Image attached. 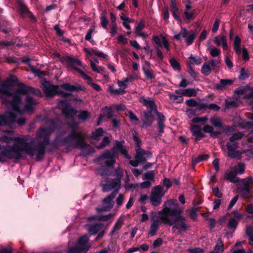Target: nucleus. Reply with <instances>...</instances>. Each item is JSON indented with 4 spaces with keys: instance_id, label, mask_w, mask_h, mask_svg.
I'll use <instances>...</instances> for the list:
<instances>
[{
    "instance_id": "16",
    "label": "nucleus",
    "mask_w": 253,
    "mask_h": 253,
    "mask_svg": "<svg viewBox=\"0 0 253 253\" xmlns=\"http://www.w3.org/2000/svg\"><path fill=\"white\" fill-rule=\"evenodd\" d=\"M239 182L241 185L243 186L241 188V191L245 194L249 193L253 186V178L252 177L249 176L247 179H239Z\"/></svg>"
},
{
    "instance_id": "19",
    "label": "nucleus",
    "mask_w": 253,
    "mask_h": 253,
    "mask_svg": "<svg viewBox=\"0 0 253 253\" xmlns=\"http://www.w3.org/2000/svg\"><path fill=\"white\" fill-rule=\"evenodd\" d=\"M139 101L145 106L149 110L156 112V107L153 98L150 97L145 98L144 97H141L139 98Z\"/></svg>"
},
{
    "instance_id": "64",
    "label": "nucleus",
    "mask_w": 253,
    "mask_h": 253,
    "mask_svg": "<svg viewBox=\"0 0 253 253\" xmlns=\"http://www.w3.org/2000/svg\"><path fill=\"white\" fill-rule=\"evenodd\" d=\"M118 41L124 44L127 43V39L123 35H120L118 38Z\"/></svg>"
},
{
    "instance_id": "22",
    "label": "nucleus",
    "mask_w": 253,
    "mask_h": 253,
    "mask_svg": "<svg viewBox=\"0 0 253 253\" xmlns=\"http://www.w3.org/2000/svg\"><path fill=\"white\" fill-rule=\"evenodd\" d=\"M214 42L218 46L221 45L224 50L227 49L228 45L226 42V38L225 36L220 35L219 36L215 37Z\"/></svg>"
},
{
    "instance_id": "40",
    "label": "nucleus",
    "mask_w": 253,
    "mask_h": 253,
    "mask_svg": "<svg viewBox=\"0 0 253 253\" xmlns=\"http://www.w3.org/2000/svg\"><path fill=\"white\" fill-rule=\"evenodd\" d=\"M246 234L249 237L250 244L253 245V227L252 226L247 227Z\"/></svg>"
},
{
    "instance_id": "36",
    "label": "nucleus",
    "mask_w": 253,
    "mask_h": 253,
    "mask_svg": "<svg viewBox=\"0 0 253 253\" xmlns=\"http://www.w3.org/2000/svg\"><path fill=\"white\" fill-rule=\"evenodd\" d=\"M214 251L219 253H222L224 251V244L221 239H219L214 247Z\"/></svg>"
},
{
    "instance_id": "62",
    "label": "nucleus",
    "mask_w": 253,
    "mask_h": 253,
    "mask_svg": "<svg viewBox=\"0 0 253 253\" xmlns=\"http://www.w3.org/2000/svg\"><path fill=\"white\" fill-rule=\"evenodd\" d=\"M156 114L158 118V122H165L166 121L165 117L164 116V115L161 113H159L157 112L156 110V112H154Z\"/></svg>"
},
{
    "instance_id": "4",
    "label": "nucleus",
    "mask_w": 253,
    "mask_h": 253,
    "mask_svg": "<svg viewBox=\"0 0 253 253\" xmlns=\"http://www.w3.org/2000/svg\"><path fill=\"white\" fill-rule=\"evenodd\" d=\"M107 169V168L106 167H102L98 169V172L101 176L108 175L115 176L116 178L112 181H109L106 184H102L103 191L104 192H107L114 190L115 191L103 199L102 207L96 209V211L98 212L109 211L113 208V199L116 196V191H118L120 188L121 179L123 176V170L120 167H118L114 172L110 173V174H108Z\"/></svg>"
},
{
    "instance_id": "23",
    "label": "nucleus",
    "mask_w": 253,
    "mask_h": 253,
    "mask_svg": "<svg viewBox=\"0 0 253 253\" xmlns=\"http://www.w3.org/2000/svg\"><path fill=\"white\" fill-rule=\"evenodd\" d=\"M145 27V24L143 21H141L137 25L135 29V33L137 35L145 39L147 37V35L142 32V29Z\"/></svg>"
},
{
    "instance_id": "1",
    "label": "nucleus",
    "mask_w": 253,
    "mask_h": 253,
    "mask_svg": "<svg viewBox=\"0 0 253 253\" xmlns=\"http://www.w3.org/2000/svg\"><path fill=\"white\" fill-rule=\"evenodd\" d=\"M60 122L58 120H49L46 126L41 127L38 131L37 137L31 139L29 135L9 137L6 136L0 137V141L13 145L8 147L0 145V162H4L6 159H19L24 153L30 156L36 155L39 161L44 154L46 146L49 144V136L55 129Z\"/></svg>"
},
{
    "instance_id": "54",
    "label": "nucleus",
    "mask_w": 253,
    "mask_h": 253,
    "mask_svg": "<svg viewBox=\"0 0 253 253\" xmlns=\"http://www.w3.org/2000/svg\"><path fill=\"white\" fill-rule=\"evenodd\" d=\"M91 53L94 54L97 56L103 57L104 58H106L108 56L106 54H104V53L99 51H97L96 50L94 49H91Z\"/></svg>"
},
{
    "instance_id": "57",
    "label": "nucleus",
    "mask_w": 253,
    "mask_h": 253,
    "mask_svg": "<svg viewBox=\"0 0 253 253\" xmlns=\"http://www.w3.org/2000/svg\"><path fill=\"white\" fill-rule=\"evenodd\" d=\"M208 120L206 117H195L192 120L193 123H198L202 122H205Z\"/></svg>"
},
{
    "instance_id": "2",
    "label": "nucleus",
    "mask_w": 253,
    "mask_h": 253,
    "mask_svg": "<svg viewBox=\"0 0 253 253\" xmlns=\"http://www.w3.org/2000/svg\"><path fill=\"white\" fill-rule=\"evenodd\" d=\"M182 211L178 208L176 200L169 199L166 201L162 210L157 212L158 216L154 212L151 213L152 223L150 227L149 234L151 236L156 235L159 228L162 224L172 226L173 232H177L181 234L187 230L186 218L181 215Z\"/></svg>"
},
{
    "instance_id": "7",
    "label": "nucleus",
    "mask_w": 253,
    "mask_h": 253,
    "mask_svg": "<svg viewBox=\"0 0 253 253\" xmlns=\"http://www.w3.org/2000/svg\"><path fill=\"white\" fill-rule=\"evenodd\" d=\"M234 131L233 127H229L227 129V132L229 134L232 135L229 138V141L226 144L228 151V156L231 158H240L241 155L243 153H246V155L250 157H253V149L248 150L246 151H240L237 150L238 148V143L237 140L241 139L244 134L240 132H235L232 133Z\"/></svg>"
},
{
    "instance_id": "30",
    "label": "nucleus",
    "mask_w": 253,
    "mask_h": 253,
    "mask_svg": "<svg viewBox=\"0 0 253 253\" xmlns=\"http://www.w3.org/2000/svg\"><path fill=\"white\" fill-rule=\"evenodd\" d=\"M124 217H120L116 222L111 231V234L113 235L116 231L120 229L123 224Z\"/></svg>"
},
{
    "instance_id": "17",
    "label": "nucleus",
    "mask_w": 253,
    "mask_h": 253,
    "mask_svg": "<svg viewBox=\"0 0 253 253\" xmlns=\"http://www.w3.org/2000/svg\"><path fill=\"white\" fill-rule=\"evenodd\" d=\"M236 168L231 167L228 169L224 174V178L232 183L239 182V178L236 176Z\"/></svg>"
},
{
    "instance_id": "24",
    "label": "nucleus",
    "mask_w": 253,
    "mask_h": 253,
    "mask_svg": "<svg viewBox=\"0 0 253 253\" xmlns=\"http://www.w3.org/2000/svg\"><path fill=\"white\" fill-rule=\"evenodd\" d=\"M232 84V81L230 80H224L222 79L220 81L219 84H215V87L218 90H223L228 85H230Z\"/></svg>"
},
{
    "instance_id": "52",
    "label": "nucleus",
    "mask_w": 253,
    "mask_h": 253,
    "mask_svg": "<svg viewBox=\"0 0 253 253\" xmlns=\"http://www.w3.org/2000/svg\"><path fill=\"white\" fill-rule=\"evenodd\" d=\"M101 24L104 29L107 28L108 21L104 13H102L101 16Z\"/></svg>"
},
{
    "instance_id": "35",
    "label": "nucleus",
    "mask_w": 253,
    "mask_h": 253,
    "mask_svg": "<svg viewBox=\"0 0 253 253\" xmlns=\"http://www.w3.org/2000/svg\"><path fill=\"white\" fill-rule=\"evenodd\" d=\"M209 158V156L207 154L200 155L196 158H193L192 160V163L193 166H195L197 163L204 161L207 160Z\"/></svg>"
},
{
    "instance_id": "27",
    "label": "nucleus",
    "mask_w": 253,
    "mask_h": 253,
    "mask_svg": "<svg viewBox=\"0 0 253 253\" xmlns=\"http://www.w3.org/2000/svg\"><path fill=\"white\" fill-rule=\"evenodd\" d=\"M212 70L217 71L221 67V63L220 58L212 59L209 63Z\"/></svg>"
},
{
    "instance_id": "29",
    "label": "nucleus",
    "mask_w": 253,
    "mask_h": 253,
    "mask_svg": "<svg viewBox=\"0 0 253 253\" xmlns=\"http://www.w3.org/2000/svg\"><path fill=\"white\" fill-rule=\"evenodd\" d=\"M17 1L20 7V11L22 15L28 13L30 16H33V14L29 11L27 7L24 4L23 0H17Z\"/></svg>"
},
{
    "instance_id": "39",
    "label": "nucleus",
    "mask_w": 253,
    "mask_h": 253,
    "mask_svg": "<svg viewBox=\"0 0 253 253\" xmlns=\"http://www.w3.org/2000/svg\"><path fill=\"white\" fill-rule=\"evenodd\" d=\"M238 222L239 220L233 218H231L227 224V226L230 229L233 230L234 231L236 228Z\"/></svg>"
},
{
    "instance_id": "49",
    "label": "nucleus",
    "mask_w": 253,
    "mask_h": 253,
    "mask_svg": "<svg viewBox=\"0 0 253 253\" xmlns=\"http://www.w3.org/2000/svg\"><path fill=\"white\" fill-rule=\"evenodd\" d=\"M154 177V173L153 171H151L146 173L144 175V179H147L151 182L153 181Z\"/></svg>"
},
{
    "instance_id": "13",
    "label": "nucleus",
    "mask_w": 253,
    "mask_h": 253,
    "mask_svg": "<svg viewBox=\"0 0 253 253\" xmlns=\"http://www.w3.org/2000/svg\"><path fill=\"white\" fill-rule=\"evenodd\" d=\"M234 92L239 95L243 96V98L246 100L252 99L251 104L253 106V87H250L248 85L241 86L236 89Z\"/></svg>"
},
{
    "instance_id": "14",
    "label": "nucleus",
    "mask_w": 253,
    "mask_h": 253,
    "mask_svg": "<svg viewBox=\"0 0 253 253\" xmlns=\"http://www.w3.org/2000/svg\"><path fill=\"white\" fill-rule=\"evenodd\" d=\"M58 107L62 110L66 118H70L76 115L77 111L73 108L66 100H62L58 103Z\"/></svg>"
},
{
    "instance_id": "58",
    "label": "nucleus",
    "mask_w": 253,
    "mask_h": 253,
    "mask_svg": "<svg viewBox=\"0 0 253 253\" xmlns=\"http://www.w3.org/2000/svg\"><path fill=\"white\" fill-rule=\"evenodd\" d=\"M126 115L128 116L131 121H138L137 117L133 114L132 111H128L126 113Z\"/></svg>"
},
{
    "instance_id": "48",
    "label": "nucleus",
    "mask_w": 253,
    "mask_h": 253,
    "mask_svg": "<svg viewBox=\"0 0 253 253\" xmlns=\"http://www.w3.org/2000/svg\"><path fill=\"white\" fill-rule=\"evenodd\" d=\"M170 101L172 102H181L183 101V98L181 96H178L174 94H169Z\"/></svg>"
},
{
    "instance_id": "32",
    "label": "nucleus",
    "mask_w": 253,
    "mask_h": 253,
    "mask_svg": "<svg viewBox=\"0 0 253 253\" xmlns=\"http://www.w3.org/2000/svg\"><path fill=\"white\" fill-rule=\"evenodd\" d=\"M191 7L190 5L187 4L185 6V9L184 11V15L187 20L189 21V22L193 19L194 12L190 11Z\"/></svg>"
},
{
    "instance_id": "56",
    "label": "nucleus",
    "mask_w": 253,
    "mask_h": 253,
    "mask_svg": "<svg viewBox=\"0 0 253 253\" xmlns=\"http://www.w3.org/2000/svg\"><path fill=\"white\" fill-rule=\"evenodd\" d=\"M198 208H193L191 210L190 212L189 213L190 217L193 219L195 220L197 216V210Z\"/></svg>"
},
{
    "instance_id": "5",
    "label": "nucleus",
    "mask_w": 253,
    "mask_h": 253,
    "mask_svg": "<svg viewBox=\"0 0 253 253\" xmlns=\"http://www.w3.org/2000/svg\"><path fill=\"white\" fill-rule=\"evenodd\" d=\"M9 105V110L4 115H0V126L11 125L16 122L18 125H22L25 124L26 120L24 118L18 117L24 112H31L34 109V106L38 104V102L34 100L32 97L27 96L25 101V105L23 109L21 108L22 102L19 104L18 110L12 106L13 99L7 97Z\"/></svg>"
},
{
    "instance_id": "59",
    "label": "nucleus",
    "mask_w": 253,
    "mask_h": 253,
    "mask_svg": "<svg viewBox=\"0 0 253 253\" xmlns=\"http://www.w3.org/2000/svg\"><path fill=\"white\" fill-rule=\"evenodd\" d=\"M115 216V213H109L106 215L101 216L99 219L102 221H107L110 218L113 217Z\"/></svg>"
},
{
    "instance_id": "41",
    "label": "nucleus",
    "mask_w": 253,
    "mask_h": 253,
    "mask_svg": "<svg viewBox=\"0 0 253 253\" xmlns=\"http://www.w3.org/2000/svg\"><path fill=\"white\" fill-rule=\"evenodd\" d=\"M103 133V130L101 128H98L92 133V138L95 140L99 139V137L102 136Z\"/></svg>"
},
{
    "instance_id": "9",
    "label": "nucleus",
    "mask_w": 253,
    "mask_h": 253,
    "mask_svg": "<svg viewBox=\"0 0 253 253\" xmlns=\"http://www.w3.org/2000/svg\"><path fill=\"white\" fill-rule=\"evenodd\" d=\"M196 37V32L194 30H187L185 28H182L179 33L174 32V38L177 40H180L182 38L185 39L187 45H191L194 42Z\"/></svg>"
},
{
    "instance_id": "3",
    "label": "nucleus",
    "mask_w": 253,
    "mask_h": 253,
    "mask_svg": "<svg viewBox=\"0 0 253 253\" xmlns=\"http://www.w3.org/2000/svg\"><path fill=\"white\" fill-rule=\"evenodd\" d=\"M78 126V124L76 122L70 124L69 126L72 129V132L67 136L65 135L64 133L59 132L54 140L53 145L56 147L64 145L70 149L80 148L86 154L92 152L90 146L86 145L84 141L85 134L82 132L75 131Z\"/></svg>"
},
{
    "instance_id": "34",
    "label": "nucleus",
    "mask_w": 253,
    "mask_h": 253,
    "mask_svg": "<svg viewBox=\"0 0 253 253\" xmlns=\"http://www.w3.org/2000/svg\"><path fill=\"white\" fill-rule=\"evenodd\" d=\"M211 67L208 62L205 63L201 69L202 73L205 76H208L211 73Z\"/></svg>"
},
{
    "instance_id": "50",
    "label": "nucleus",
    "mask_w": 253,
    "mask_h": 253,
    "mask_svg": "<svg viewBox=\"0 0 253 253\" xmlns=\"http://www.w3.org/2000/svg\"><path fill=\"white\" fill-rule=\"evenodd\" d=\"M109 143V138L107 137H104L103 138L102 142L99 145H97L96 144H94L96 145V147L98 148H102L107 145Z\"/></svg>"
},
{
    "instance_id": "21",
    "label": "nucleus",
    "mask_w": 253,
    "mask_h": 253,
    "mask_svg": "<svg viewBox=\"0 0 253 253\" xmlns=\"http://www.w3.org/2000/svg\"><path fill=\"white\" fill-rule=\"evenodd\" d=\"M153 111L149 110L148 112H144L143 127L149 126L154 122V117L152 114Z\"/></svg>"
},
{
    "instance_id": "33",
    "label": "nucleus",
    "mask_w": 253,
    "mask_h": 253,
    "mask_svg": "<svg viewBox=\"0 0 253 253\" xmlns=\"http://www.w3.org/2000/svg\"><path fill=\"white\" fill-rule=\"evenodd\" d=\"M244 242H237L234 247L231 249V253H245V251L243 248L238 249V247H241Z\"/></svg>"
},
{
    "instance_id": "11",
    "label": "nucleus",
    "mask_w": 253,
    "mask_h": 253,
    "mask_svg": "<svg viewBox=\"0 0 253 253\" xmlns=\"http://www.w3.org/2000/svg\"><path fill=\"white\" fill-rule=\"evenodd\" d=\"M64 60L68 66L78 71L83 78L88 81H92V79L90 77L86 75L83 71L78 68V66H83V64L80 60L71 56L66 57Z\"/></svg>"
},
{
    "instance_id": "18",
    "label": "nucleus",
    "mask_w": 253,
    "mask_h": 253,
    "mask_svg": "<svg viewBox=\"0 0 253 253\" xmlns=\"http://www.w3.org/2000/svg\"><path fill=\"white\" fill-rule=\"evenodd\" d=\"M151 156V153L149 151H146L140 148H138L136 150L135 159L139 161L140 163L145 162Z\"/></svg>"
},
{
    "instance_id": "43",
    "label": "nucleus",
    "mask_w": 253,
    "mask_h": 253,
    "mask_svg": "<svg viewBox=\"0 0 253 253\" xmlns=\"http://www.w3.org/2000/svg\"><path fill=\"white\" fill-rule=\"evenodd\" d=\"M211 123L216 127L222 126V121L220 118H212L211 119Z\"/></svg>"
},
{
    "instance_id": "10",
    "label": "nucleus",
    "mask_w": 253,
    "mask_h": 253,
    "mask_svg": "<svg viewBox=\"0 0 253 253\" xmlns=\"http://www.w3.org/2000/svg\"><path fill=\"white\" fill-rule=\"evenodd\" d=\"M89 237L86 235L82 236L79 240L76 246L74 248H70L68 253H85L90 246L87 245Z\"/></svg>"
},
{
    "instance_id": "44",
    "label": "nucleus",
    "mask_w": 253,
    "mask_h": 253,
    "mask_svg": "<svg viewBox=\"0 0 253 253\" xmlns=\"http://www.w3.org/2000/svg\"><path fill=\"white\" fill-rule=\"evenodd\" d=\"M235 167L236 168V172L238 174H241L245 171V166L243 163H239Z\"/></svg>"
},
{
    "instance_id": "6",
    "label": "nucleus",
    "mask_w": 253,
    "mask_h": 253,
    "mask_svg": "<svg viewBox=\"0 0 253 253\" xmlns=\"http://www.w3.org/2000/svg\"><path fill=\"white\" fill-rule=\"evenodd\" d=\"M31 93L39 96H42V93L39 89L26 86L23 84H19L17 90L14 92L12 90V86L9 81L0 80V95L13 99L12 106L18 110L19 104L22 102L21 96Z\"/></svg>"
},
{
    "instance_id": "37",
    "label": "nucleus",
    "mask_w": 253,
    "mask_h": 253,
    "mask_svg": "<svg viewBox=\"0 0 253 253\" xmlns=\"http://www.w3.org/2000/svg\"><path fill=\"white\" fill-rule=\"evenodd\" d=\"M181 94L182 95H184L185 96L191 97V96H196L197 92L194 89L188 88V89H185L183 90L181 92Z\"/></svg>"
},
{
    "instance_id": "53",
    "label": "nucleus",
    "mask_w": 253,
    "mask_h": 253,
    "mask_svg": "<svg viewBox=\"0 0 253 253\" xmlns=\"http://www.w3.org/2000/svg\"><path fill=\"white\" fill-rule=\"evenodd\" d=\"M210 54L212 57H217L220 54V50L217 48H212L210 50Z\"/></svg>"
},
{
    "instance_id": "12",
    "label": "nucleus",
    "mask_w": 253,
    "mask_h": 253,
    "mask_svg": "<svg viewBox=\"0 0 253 253\" xmlns=\"http://www.w3.org/2000/svg\"><path fill=\"white\" fill-rule=\"evenodd\" d=\"M42 85L44 93L46 95V96L48 97L53 96L57 93L62 95L64 96H65L68 94L67 93H64L63 91H58V85H51L48 82H42Z\"/></svg>"
},
{
    "instance_id": "38",
    "label": "nucleus",
    "mask_w": 253,
    "mask_h": 253,
    "mask_svg": "<svg viewBox=\"0 0 253 253\" xmlns=\"http://www.w3.org/2000/svg\"><path fill=\"white\" fill-rule=\"evenodd\" d=\"M190 63L191 64L200 65L202 62V58L199 56L190 55L189 57Z\"/></svg>"
},
{
    "instance_id": "15",
    "label": "nucleus",
    "mask_w": 253,
    "mask_h": 253,
    "mask_svg": "<svg viewBox=\"0 0 253 253\" xmlns=\"http://www.w3.org/2000/svg\"><path fill=\"white\" fill-rule=\"evenodd\" d=\"M115 153L113 151H106L102 155L101 159L104 160L107 167L112 166L115 162Z\"/></svg>"
},
{
    "instance_id": "51",
    "label": "nucleus",
    "mask_w": 253,
    "mask_h": 253,
    "mask_svg": "<svg viewBox=\"0 0 253 253\" xmlns=\"http://www.w3.org/2000/svg\"><path fill=\"white\" fill-rule=\"evenodd\" d=\"M249 77V74L248 71H246L244 68H242L240 71V74L239 76V79L240 80H245Z\"/></svg>"
},
{
    "instance_id": "45",
    "label": "nucleus",
    "mask_w": 253,
    "mask_h": 253,
    "mask_svg": "<svg viewBox=\"0 0 253 253\" xmlns=\"http://www.w3.org/2000/svg\"><path fill=\"white\" fill-rule=\"evenodd\" d=\"M90 115V114L88 112H87V111H81L78 117V118L81 120H82V121H84Z\"/></svg>"
},
{
    "instance_id": "31",
    "label": "nucleus",
    "mask_w": 253,
    "mask_h": 253,
    "mask_svg": "<svg viewBox=\"0 0 253 253\" xmlns=\"http://www.w3.org/2000/svg\"><path fill=\"white\" fill-rule=\"evenodd\" d=\"M100 224H94L91 225H87V230L91 234L94 235L98 232L101 228Z\"/></svg>"
},
{
    "instance_id": "61",
    "label": "nucleus",
    "mask_w": 253,
    "mask_h": 253,
    "mask_svg": "<svg viewBox=\"0 0 253 253\" xmlns=\"http://www.w3.org/2000/svg\"><path fill=\"white\" fill-rule=\"evenodd\" d=\"M124 199V196L123 194H120L117 198L116 203L118 206H121L122 205Z\"/></svg>"
},
{
    "instance_id": "60",
    "label": "nucleus",
    "mask_w": 253,
    "mask_h": 253,
    "mask_svg": "<svg viewBox=\"0 0 253 253\" xmlns=\"http://www.w3.org/2000/svg\"><path fill=\"white\" fill-rule=\"evenodd\" d=\"M31 69L32 72L39 77H42L44 75V73L39 69H35L33 67H32Z\"/></svg>"
},
{
    "instance_id": "28",
    "label": "nucleus",
    "mask_w": 253,
    "mask_h": 253,
    "mask_svg": "<svg viewBox=\"0 0 253 253\" xmlns=\"http://www.w3.org/2000/svg\"><path fill=\"white\" fill-rule=\"evenodd\" d=\"M203 130L205 132L209 133L211 136L213 137H217L219 134L218 132L214 131L213 127L209 125L205 126L203 128Z\"/></svg>"
},
{
    "instance_id": "42",
    "label": "nucleus",
    "mask_w": 253,
    "mask_h": 253,
    "mask_svg": "<svg viewBox=\"0 0 253 253\" xmlns=\"http://www.w3.org/2000/svg\"><path fill=\"white\" fill-rule=\"evenodd\" d=\"M60 86L62 88L69 91H73L79 89V87L78 86L72 85L67 83L62 84Z\"/></svg>"
},
{
    "instance_id": "46",
    "label": "nucleus",
    "mask_w": 253,
    "mask_h": 253,
    "mask_svg": "<svg viewBox=\"0 0 253 253\" xmlns=\"http://www.w3.org/2000/svg\"><path fill=\"white\" fill-rule=\"evenodd\" d=\"M131 81V79L129 77L126 78L124 81H118V85L121 87L125 88L127 87V83Z\"/></svg>"
},
{
    "instance_id": "8",
    "label": "nucleus",
    "mask_w": 253,
    "mask_h": 253,
    "mask_svg": "<svg viewBox=\"0 0 253 253\" xmlns=\"http://www.w3.org/2000/svg\"><path fill=\"white\" fill-rule=\"evenodd\" d=\"M165 192L164 187L161 185L155 186L152 189L149 200L152 205L157 207L161 204L162 198L164 196Z\"/></svg>"
},
{
    "instance_id": "55",
    "label": "nucleus",
    "mask_w": 253,
    "mask_h": 253,
    "mask_svg": "<svg viewBox=\"0 0 253 253\" xmlns=\"http://www.w3.org/2000/svg\"><path fill=\"white\" fill-rule=\"evenodd\" d=\"M162 42L167 52H169L170 50V45L165 37H162Z\"/></svg>"
},
{
    "instance_id": "63",
    "label": "nucleus",
    "mask_w": 253,
    "mask_h": 253,
    "mask_svg": "<svg viewBox=\"0 0 253 253\" xmlns=\"http://www.w3.org/2000/svg\"><path fill=\"white\" fill-rule=\"evenodd\" d=\"M151 185V182L149 180L144 181L140 183V186L142 188L145 189L149 187Z\"/></svg>"
},
{
    "instance_id": "25",
    "label": "nucleus",
    "mask_w": 253,
    "mask_h": 253,
    "mask_svg": "<svg viewBox=\"0 0 253 253\" xmlns=\"http://www.w3.org/2000/svg\"><path fill=\"white\" fill-rule=\"evenodd\" d=\"M124 141H117L116 145L118 149L120 150L122 155H123L127 159H130V157L127 153V151L125 146H123V143Z\"/></svg>"
},
{
    "instance_id": "26",
    "label": "nucleus",
    "mask_w": 253,
    "mask_h": 253,
    "mask_svg": "<svg viewBox=\"0 0 253 253\" xmlns=\"http://www.w3.org/2000/svg\"><path fill=\"white\" fill-rule=\"evenodd\" d=\"M241 40L239 36L237 35L235 37L234 41V49L236 53L240 55L241 53V49L240 47Z\"/></svg>"
},
{
    "instance_id": "47",
    "label": "nucleus",
    "mask_w": 253,
    "mask_h": 253,
    "mask_svg": "<svg viewBox=\"0 0 253 253\" xmlns=\"http://www.w3.org/2000/svg\"><path fill=\"white\" fill-rule=\"evenodd\" d=\"M169 62L174 70H179L180 69V65L175 58H171L169 60Z\"/></svg>"
},
{
    "instance_id": "20",
    "label": "nucleus",
    "mask_w": 253,
    "mask_h": 253,
    "mask_svg": "<svg viewBox=\"0 0 253 253\" xmlns=\"http://www.w3.org/2000/svg\"><path fill=\"white\" fill-rule=\"evenodd\" d=\"M190 129L193 135L195 136L196 140L197 141L204 136L201 126L197 125H193L191 126Z\"/></svg>"
}]
</instances>
